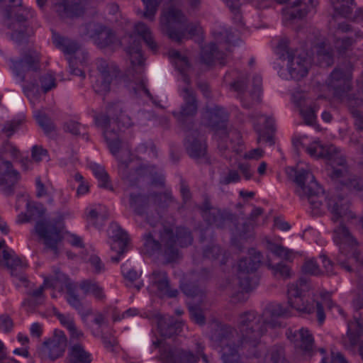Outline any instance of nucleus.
Here are the masks:
<instances>
[{"label": "nucleus", "instance_id": "obj_1", "mask_svg": "<svg viewBox=\"0 0 363 363\" xmlns=\"http://www.w3.org/2000/svg\"><path fill=\"white\" fill-rule=\"evenodd\" d=\"M286 310L279 303L272 305L259 315L256 311H250L241 313L238 320L240 339L238 344L234 340L235 330L229 325L217 324L211 338L220 347L221 359L223 363H241L239 348L247 350L256 348L261 342V337L267 332V325L272 328L280 326L277 321H268L267 318L284 316Z\"/></svg>", "mask_w": 363, "mask_h": 363}, {"label": "nucleus", "instance_id": "obj_2", "mask_svg": "<svg viewBox=\"0 0 363 363\" xmlns=\"http://www.w3.org/2000/svg\"><path fill=\"white\" fill-rule=\"evenodd\" d=\"M327 206L333 223L350 221L355 218L354 213L350 209L348 201L342 196H331L327 201ZM333 239L339 246L340 253L336 257V261L342 269L348 272L352 271L350 265V260L359 262L363 265V260L359 261V254L354 251L357 242L347 227L340 223L333 231Z\"/></svg>", "mask_w": 363, "mask_h": 363}, {"label": "nucleus", "instance_id": "obj_3", "mask_svg": "<svg viewBox=\"0 0 363 363\" xmlns=\"http://www.w3.org/2000/svg\"><path fill=\"white\" fill-rule=\"evenodd\" d=\"M9 68L13 76L22 86L23 93H29L38 87V79L44 92L56 86L55 78L50 74H45L40 78V55L36 50H28L20 59L9 60Z\"/></svg>", "mask_w": 363, "mask_h": 363}, {"label": "nucleus", "instance_id": "obj_4", "mask_svg": "<svg viewBox=\"0 0 363 363\" xmlns=\"http://www.w3.org/2000/svg\"><path fill=\"white\" fill-rule=\"evenodd\" d=\"M144 239L147 252L162 256L167 263L179 259L178 247H186L193 242L191 232L183 227H177L175 233L172 228L164 227L160 231L159 239H156L152 233L145 234Z\"/></svg>", "mask_w": 363, "mask_h": 363}, {"label": "nucleus", "instance_id": "obj_5", "mask_svg": "<svg viewBox=\"0 0 363 363\" xmlns=\"http://www.w3.org/2000/svg\"><path fill=\"white\" fill-rule=\"evenodd\" d=\"M108 114L100 113L95 116L96 125L103 130L104 140L112 155L119 160L120 168L125 172L128 168L127 161H123L118 155L121 147L118 131L115 130L114 123L121 128H129L133 125L131 118L124 113L122 105L119 103L109 105L107 109Z\"/></svg>", "mask_w": 363, "mask_h": 363}, {"label": "nucleus", "instance_id": "obj_6", "mask_svg": "<svg viewBox=\"0 0 363 363\" xmlns=\"http://www.w3.org/2000/svg\"><path fill=\"white\" fill-rule=\"evenodd\" d=\"M26 208L27 213L19 214L17 222L23 223L30 220H36L33 232L43 241L45 247L52 251L54 255L57 257L59 254L58 245L63 238L60 229L55 223L43 217L45 213V208L43 204L28 202Z\"/></svg>", "mask_w": 363, "mask_h": 363}, {"label": "nucleus", "instance_id": "obj_7", "mask_svg": "<svg viewBox=\"0 0 363 363\" xmlns=\"http://www.w3.org/2000/svg\"><path fill=\"white\" fill-rule=\"evenodd\" d=\"M160 26L162 32L177 43L186 39V33L192 36L197 30V26L187 24L186 18L182 11L174 6H169L163 11L160 17Z\"/></svg>", "mask_w": 363, "mask_h": 363}, {"label": "nucleus", "instance_id": "obj_8", "mask_svg": "<svg viewBox=\"0 0 363 363\" xmlns=\"http://www.w3.org/2000/svg\"><path fill=\"white\" fill-rule=\"evenodd\" d=\"M311 285L306 278H300L296 282L289 284L287 288V299L289 305L298 312L311 314L316 312L318 320L322 324L325 318L323 306L318 301L305 303L303 294L310 290Z\"/></svg>", "mask_w": 363, "mask_h": 363}, {"label": "nucleus", "instance_id": "obj_9", "mask_svg": "<svg viewBox=\"0 0 363 363\" xmlns=\"http://www.w3.org/2000/svg\"><path fill=\"white\" fill-rule=\"evenodd\" d=\"M294 182L298 186L296 193L301 199H306L308 201L314 214H318L324 191L314 175L308 169L298 168L296 171Z\"/></svg>", "mask_w": 363, "mask_h": 363}, {"label": "nucleus", "instance_id": "obj_10", "mask_svg": "<svg viewBox=\"0 0 363 363\" xmlns=\"http://www.w3.org/2000/svg\"><path fill=\"white\" fill-rule=\"evenodd\" d=\"M9 2L10 8L4 13L5 24L12 30L11 39L20 43L26 37L25 22L33 17L34 12L31 9L23 7L22 0H9Z\"/></svg>", "mask_w": 363, "mask_h": 363}, {"label": "nucleus", "instance_id": "obj_11", "mask_svg": "<svg viewBox=\"0 0 363 363\" xmlns=\"http://www.w3.org/2000/svg\"><path fill=\"white\" fill-rule=\"evenodd\" d=\"M248 255L249 257L240 259L237 274L240 287L246 292L252 290L258 285L259 277L255 272L262 260V253L254 248L249 250Z\"/></svg>", "mask_w": 363, "mask_h": 363}, {"label": "nucleus", "instance_id": "obj_12", "mask_svg": "<svg viewBox=\"0 0 363 363\" xmlns=\"http://www.w3.org/2000/svg\"><path fill=\"white\" fill-rule=\"evenodd\" d=\"M352 64L347 62L334 69L327 79L328 87L333 91L334 96L346 104L349 97L353 100L358 99L348 94L352 88Z\"/></svg>", "mask_w": 363, "mask_h": 363}, {"label": "nucleus", "instance_id": "obj_13", "mask_svg": "<svg viewBox=\"0 0 363 363\" xmlns=\"http://www.w3.org/2000/svg\"><path fill=\"white\" fill-rule=\"evenodd\" d=\"M277 49L281 57L287 60V69L291 79L299 80L307 75L310 62L306 56H301L297 50H290L285 40L279 43Z\"/></svg>", "mask_w": 363, "mask_h": 363}, {"label": "nucleus", "instance_id": "obj_14", "mask_svg": "<svg viewBox=\"0 0 363 363\" xmlns=\"http://www.w3.org/2000/svg\"><path fill=\"white\" fill-rule=\"evenodd\" d=\"M331 179L341 191L350 193L363 191V177L350 172L346 159L343 165H336L330 174Z\"/></svg>", "mask_w": 363, "mask_h": 363}, {"label": "nucleus", "instance_id": "obj_15", "mask_svg": "<svg viewBox=\"0 0 363 363\" xmlns=\"http://www.w3.org/2000/svg\"><path fill=\"white\" fill-rule=\"evenodd\" d=\"M205 118L206 124L217 132L220 138L218 147L220 149H227V147L222 145V142L225 138H229L230 135H235L239 137V133L235 130H229L227 129V123L228 121V113L223 107L214 106L213 107H207L206 109Z\"/></svg>", "mask_w": 363, "mask_h": 363}, {"label": "nucleus", "instance_id": "obj_16", "mask_svg": "<svg viewBox=\"0 0 363 363\" xmlns=\"http://www.w3.org/2000/svg\"><path fill=\"white\" fill-rule=\"evenodd\" d=\"M286 335L294 347L303 355L311 357L315 353V340L313 334L307 328H289Z\"/></svg>", "mask_w": 363, "mask_h": 363}, {"label": "nucleus", "instance_id": "obj_17", "mask_svg": "<svg viewBox=\"0 0 363 363\" xmlns=\"http://www.w3.org/2000/svg\"><path fill=\"white\" fill-rule=\"evenodd\" d=\"M221 35L225 40L218 39V43H210L201 48L200 52V59L202 63L207 66H212L216 62H218L221 65H225V54L220 49L224 48V44L230 45L232 40L230 35L227 30H225Z\"/></svg>", "mask_w": 363, "mask_h": 363}, {"label": "nucleus", "instance_id": "obj_18", "mask_svg": "<svg viewBox=\"0 0 363 363\" xmlns=\"http://www.w3.org/2000/svg\"><path fill=\"white\" fill-rule=\"evenodd\" d=\"M306 151L313 157L325 159L331 166L332 170L336 165L345 164L344 155L333 145L324 146L320 143L315 142L306 147Z\"/></svg>", "mask_w": 363, "mask_h": 363}, {"label": "nucleus", "instance_id": "obj_19", "mask_svg": "<svg viewBox=\"0 0 363 363\" xmlns=\"http://www.w3.org/2000/svg\"><path fill=\"white\" fill-rule=\"evenodd\" d=\"M183 103L178 111H173L174 117L179 123H184L187 120L194 118L198 111V101L192 89L184 87L179 90Z\"/></svg>", "mask_w": 363, "mask_h": 363}, {"label": "nucleus", "instance_id": "obj_20", "mask_svg": "<svg viewBox=\"0 0 363 363\" xmlns=\"http://www.w3.org/2000/svg\"><path fill=\"white\" fill-rule=\"evenodd\" d=\"M182 291L188 296L193 298L195 303L189 306L191 319L199 325H204L206 322L205 315L201 308L196 304V302L201 303L205 298V291L196 285L191 283H186L182 286Z\"/></svg>", "mask_w": 363, "mask_h": 363}, {"label": "nucleus", "instance_id": "obj_21", "mask_svg": "<svg viewBox=\"0 0 363 363\" xmlns=\"http://www.w3.org/2000/svg\"><path fill=\"white\" fill-rule=\"evenodd\" d=\"M162 199H164V201H171L173 198L170 192L152 194L148 196L140 194H130V206L135 214L143 216L147 214L150 201L152 200L158 206H160L159 200L161 201Z\"/></svg>", "mask_w": 363, "mask_h": 363}, {"label": "nucleus", "instance_id": "obj_22", "mask_svg": "<svg viewBox=\"0 0 363 363\" xmlns=\"http://www.w3.org/2000/svg\"><path fill=\"white\" fill-rule=\"evenodd\" d=\"M2 262L10 270L11 276L14 278L16 284H21L26 286L27 278L24 274V270L27 268V264L23 262L12 251L4 250L2 251Z\"/></svg>", "mask_w": 363, "mask_h": 363}, {"label": "nucleus", "instance_id": "obj_23", "mask_svg": "<svg viewBox=\"0 0 363 363\" xmlns=\"http://www.w3.org/2000/svg\"><path fill=\"white\" fill-rule=\"evenodd\" d=\"M108 235L112 240L111 249L118 253L116 257H112L111 261L118 262L121 256L126 252L128 237L127 233L117 223H111L107 230Z\"/></svg>", "mask_w": 363, "mask_h": 363}, {"label": "nucleus", "instance_id": "obj_24", "mask_svg": "<svg viewBox=\"0 0 363 363\" xmlns=\"http://www.w3.org/2000/svg\"><path fill=\"white\" fill-rule=\"evenodd\" d=\"M0 189L6 196L13 193V187L20 179L19 172L11 162L0 157Z\"/></svg>", "mask_w": 363, "mask_h": 363}, {"label": "nucleus", "instance_id": "obj_25", "mask_svg": "<svg viewBox=\"0 0 363 363\" xmlns=\"http://www.w3.org/2000/svg\"><path fill=\"white\" fill-rule=\"evenodd\" d=\"M86 35L93 40L99 48H104L114 44L117 38L115 33L106 26L99 23H89L86 26Z\"/></svg>", "mask_w": 363, "mask_h": 363}, {"label": "nucleus", "instance_id": "obj_26", "mask_svg": "<svg viewBox=\"0 0 363 363\" xmlns=\"http://www.w3.org/2000/svg\"><path fill=\"white\" fill-rule=\"evenodd\" d=\"M67 339L62 330H55L52 337L43 344V350L54 361L63 356L67 347Z\"/></svg>", "mask_w": 363, "mask_h": 363}, {"label": "nucleus", "instance_id": "obj_27", "mask_svg": "<svg viewBox=\"0 0 363 363\" xmlns=\"http://www.w3.org/2000/svg\"><path fill=\"white\" fill-rule=\"evenodd\" d=\"M97 69L99 72V79L96 85L100 88L99 91H108L111 83L119 74V69L113 62H107L104 60L97 61Z\"/></svg>", "mask_w": 363, "mask_h": 363}, {"label": "nucleus", "instance_id": "obj_28", "mask_svg": "<svg viewBox=\"0 0 363 363\" xmlns=\"http://www.w3.org/2000/svg\"><path fill=\"white\" fill-rule=\"evenodd\" d=\"M164 363H197L199 361L200 355L190 350L182 348H168L163 351L161 354Z\"/></svg>", "mask_w": 363, "mask_h": 363}, {"label": "nucleus", "instance_id": "obj_29", "mask_svg": "<svg viewBox=\"0 0 363 363\" xmlns=\"http://www.w3.org/2000/svg\"><path fill=\"white\" fill-rule=\"evenodd\" d=\"M252 123L258 134L257 140L270 141L269 133L274 130V120L272 116H267L257 113L252 117Z\"/></svg>", "mask_w": 363, "mask_h": 363}, {"label": "nucleus", "instance_id": "obj_30", "mask_svg": "<svg viewBox=\"0 0 363 363\" xmlns=\"http://www.w3.org/2000/svg\"><path fill=\"white\" fill-rule=\"evenodd\" d=\"M152 286H155L161 295L170 298L176 297L178 295V290L171 289L167 274L164 271L155 270L150 277Z\"/></svg>", "mask_w": 363, "mask_h": 363}, {"label": "nucleus", "instance_id": "obj_31", "mask_svg": "<svg viewBox=\"0 0 363 363\" xmlns=\"http://www.w3.org/2000/svg\"><path fill=\"white\" fill-rule=\"evenodd\" d=\"M66 301L69 305L75 309L83 320L92 314L91 308H85L77 291L74 284H69L67 286Z\"/></svg>", "mask_w": 363, "mask_h": 363}, {"label": "nucleus", "instance_id": "obj_32", "mask_svg": "<svg viewBox=\"0 0 363 363\" xmlns=\"http://www.w3.org/2000/svg\"><path fill=\"white\" fill-rule=\"evenodd\" d=\"M293 101L299 108V113L303 118L305 123L307 125H313L316 119V106L315 104H311L308 106H306V98L305 94L302 92L294 93L293 94Z\"/></svg>", "mask_w": 363, "mask_h": 363}, {"label": "nucleus", "instance_id": "obj_33", "mask_svg": "<svg viewBox=\"0 0 363 363\" xmlns=\"http://www.w3.org/2000/svg\"><path fill=\"white\" fill-rule=\"evenodd\" d=\"M67 363H91L92 354L80 342L71 343L67 352Z\"/></svg>", "mask_w": 363, "mask_h": 363}, {"label": "nucleus", "instance_id": "obj_34", "mask_svg": "<svg viewBox=\"0 0 363 363\" xmlns=\"http://www.w3.org/2000/svg\"><path fill=\"white\" fill-rule=\"evenodd\" d=\"M85 213L87 223L98 228L102 227L108 218L106 207L101 204H96L86 208Z\"/></svg>", "mask_w": 363, "mask_h": 363}, {"label": "nucleus", "instance_id": "obj_35", "mask_svg": "<svg viewBox=\"0 0 363 363\" xmlns=\"http://www.w3.org/2000/svg\"><path fill=\"white\" fill-rule=\"evenodd\" d=\"M198 133H190L186 135L185 147L188 155L194 159L203 157L206 152V145L204 141L198 138Z\"/></svg>", "mask_w": 363, "mask_h": 363}, {"label": "nucleus", "instance_id": "obj_36", "mask_svg": "<svg viewBox=\"0 0 363 363\" xmlns=\"http://www.w3.org/2000/svg\"><path fill=\"white\" fill-rule=\"evenodd\" d=\"M55 9L63 19L78 17L84 13V9L79 4H70L69 0H57L55 4Z\"/></svg>", "mask_w": 363, "mask_h": 363}, {"label": "nucleus", "instance_id": "obj_37", "mask_svg": "<svg viewBox=\"0 0 363 363\" xmlns=\"http://www.w3.org/2000/svg\"><path fill=\"white\" fill-rule=\"evenodd\" d=\"M262 213L263 209L262 208H254L250 215L248 220L236 225V235H238L240 239L244 240L252 237L255 220L262 215Z\"/></svg>", "mask_w": 363, "mask_h": 363}, {"label": "nucleus", "instance_id": "obj_38", "mask_svg": "<svg viewBox=\"0 0 363 363\" xmlns=\"http://www.w3.org/2000/svg\"><path fill=\"white\" fill-rule=\"evenodd\" d=\"M183 325L182 321L174 320L172 318H162L158 321V329L162 336L170 337L179 333Z\"/></svg>", "mask_w": 363, "mask_h": 363}, {"label": "nucleus", "instance_id": "obj_39", "mask_svg": "<svg viewBox=\"0 0 363 363\" xmlns=\"http://www.w3.org/2000/svg\"><path fill=\"white\" fill-rule=\"evenodd\" d=\"M235 215L227 210L217 209L213 211L209 218L205 220L209 225H214L218 228H223L226 225L233 223Z\"/></svg>", "mask_w": 363, "mask_h": 363}, {"label": "nucleus", "instance_id": "obj_40", "mask_svg": "<svg viewBox=\"0 0 363 363\" xmlns=\"http://www.w3.org/2000/svg\"><path fill=\"white\" fill-rule=\"evenodd\" d=\"M79 288L85 295L91 294L97 301H103L106 299L104 288L94 280L85 279L80 282Z\"/></svg>", "mask_w": 363, "mask_h": 363}, {"label": "nucleus", "instance_id": "obj_41", "mask_svg": "<svg viewBox=\"0 0 363 363\" xmlns=\"http://www.w3.org/2000/svg\"><path fill=\"white\" fill-rule=\"evenodd\" d=\"M363 104V99H357V100L351 99L350 97L347 99V106L349 107L353 118H354V126L357 135L363 133V114L355 107ZM362 138V135H361Z\"/></svg>", "mask_w": 363, "mask_h": 363}, {"label": "nucleus", "instance_id": "obj_42", "mask_svg": "<svg viewBox=\"0 0 363 363\" xmlns=\"http://www.w3.org/2000/svg\"><path fill=\"white\" fill-rule=\"evenodd\" d=\"M129 42L130 45L126 48V52L130 57L131 65L133 67L135 65L141 66L143 59L140 42L133 35L129 36Z\"/></svg>", "mask_w": 363, "mask_h": 363}, {"label": "nucleus", "instance_id": "obj_43", "mask_svg": "<svg viewBox=\"0 0 363 363\" xmlns=\"http://www.w3.org/2000/svg\"><path fill=\"white\" fill-rule=\"evenodd\" d=\"M69 284L73 283L67 276L62 273L60 270H55L53 276L44 279V285L54 289H59L60 290H63V289L67 290Z\"/></svg>", "mask_w": 363, "mask_h": 363}, {"label": "nucleus", "instance_id": "obj_44", "mask_svg": "<svg viewBox=\"0 0 363 363\" xmlns=\"http://www.w3.org/2000/svg\"><path fill=\"white\" fill-rule=\"evenodd\" d=\"M52 40L55 45L67 55H72L79 49V45L75 41L56 33H53Z\"/></svg>", "mask_w": 363, "mask_h": 363}, {"label": "nucleus", "instance_id": "obj_45", "mask_svg": "<svg viewBox=\"0 0 363 363\" xmlns=\"http://www.w3.org/2000/svg\"><path fill=\"white\" fill-rule=\"evenodd\" d=\"M134 31L143 38L147 46L152 51L157 50V45L155 41L150 29L144 23L139 22L135 25Z\"/></svg>", "mask_w": 363, "mask_h": 363}, {"label": "nucleus", "instance_id": "obj_46", "mask_svg": "<svg viewBox=\"0 0 363 363\" xmlns=\"http://www.w3.org/2000/svg\"><path fill=\"white\" fill-rule=\"evenodd\" d=\"M336 14L344 18H350L355 7L354 0H330Z\"/></svg>", "mask_w": 363, "mask_h": 363}, {"label": "nucleus", "instance_id": "obj_47", "mask_svg": "<svg viewBox=\"0 0 363 363\" xmlns=\"http://www.w3.org/2000/svg\"><path fill=\"white\" fill-rule=\"evenodd\" d=\"M93 174L98 179L99 186L101 188L113 190L110 183L109 177L104 167L94 164L91 167Z\"/></svg>", "mask_w": 363, "mask_h": 363}, {"label": "nucleus", "instance_id": "obj_48", "mask_svg": "<svg viewBox=\"0 0 363 363\" xmlns=\"http://www.w3.org/2000/svg\"><path fill=\"white\" fill-rule=\"evenodd\" d=\"M266 265L267 268L272 271L274 277H279L283 279H287L291 278L292 276L291 268L282 262L273 264L271 260L268 259L266 262Z\"/></svg>", "mask_w": 363, "mask_h": 363}, {"label": "nucleus", "instance_id": "obj_49", "mask_svg": "<svg viewBox=\"0 0 363 363\" xmlns=\"http://www.w3.org/2000/svg\"><path fill=\"white\" fill-rule=\"evenodd\" d=\"M121 272L123 277L127 281L126 286L128 287H134L137 291H139L143 286V283L142 281H139L134 284V281H137L140 277V272H137L134 269H128L124 265L121 267Z\"/></svg>", "mask_w": 363, "mask_h": 363}, {"label": "nucleus", "instance_id": "obj_50", "mask_svg": "<svg viewBox=\"0 0 363 363\" xmlns=\"http://www.w3.org/2000/svg\"><path fill=\"white\" fill-rule=\"evenodd\" d=\"M268 249L277 257L287 261H292L294 257V253L291 250L280 245L269 243Z\"/></svg>", "mask_w": 363, "mask_h": 363}, {"label": "nucleus", "instance_id": "obj_51", "mask_svg": "<svg viewBox=\"0 0 363 363\" xmlns=\"http://www.w3.org/2000/svg\"><path fill=\"white\" fill-rule=\"evenodd\" d=\"M301 271L305 274L316 277L323 275V270L313 258H306L304 259V262L301 267Z\"/></svg>", "mask_w": 363, "mask_h": 363}, {"label": "nucleus", "instance_id": "obj_52", "mask_svg": "<svg viewBox=\"0 0 363 363\" xmlns=\"http://www.w3.org/2000/svg\"><path fill=\"white\" fill-rule=\"evenodd\" d=\"M262 81V77L259 75H255L253 77V84L255 86V90L250 95L251 100L250 103L247 104L245 102L244 99H242V104L244 108H250L253 104L259 101L261 91Z\"/></svg>", "mask_w": 363, "mask_h": 363}, {"label": "nucleus", "instance_id": "obj_53", "mask_svg": "<svg viewBox=\"0 0 363 363\" xmlns=\"http://www.w3.org/2000/svg\"><path fill=\"white\" fill-rule=\"evenodd\" d=\"M170 58L175 60V67L179 72H184L189 67V63L187 57L182 56L181 53L175 50L169 52Z\"/></svg>", "mask_w": 363, "mask_h": 363}, {"label": "nucleus", "instance_id": "obj_54", "mask_svg": "<svg viewBox=\"0 0 363 363\" xmlns=\"http://www.w3.org/2000/svg\"><path fill=\"white\" fill-rule=\"evenodd\" d=\"M233 14V18L237 23H242V13L240 11V0H223Z\"/></svg>", "mask_w": 363, "mask_h": 363}, {"label": "nucleus", "instance_id": "obj_55", "mask_svg": "<svg viewBox=\"0 0 363 363\" xmlns=\"http://www.w3.org/2000/svg\"><path fill=\"white\" fill-rule=\"evenodd\" d=\"M145 5L144 17L153 21L162 0H142Z\"/></svg>", "mask_w": 363, "mask_h": 363}, {"label": "nucleus", "instance_id": "obj_56", "mask_svg": "<svg viewBox=\"0 0 363 363\" xmlns=\"http://www.w3.org/2000/svg\"><path fill=\"white\" fill-rule=\"evenodd\" d=\"M23 119H13L5 122L1 128V133L5 134L7 138L11 137L20 128L23 123Z\"/></svg>", "mask_w": 363, "mask_h": 363}, {"label": "nucleus", "instance_id": "obj_57", "mask_svg": "<svg viewBox=\"0 0 363 363\" xmlns=\"http://www.w3.org/2000/svg\"><path fill=\"white\" fill-rule=\"evenodd\" d=\"M35 119L38 125L43 129L46 134L55 130V125L51 119L44 113H38Z\"/></svg>", "mask_w": 363, "mask_h": 363}, {"label": "nucleus", "instance_id": "obj_58", "mask_svg": "<svg viewBox=\"0 0 363 363\" xmlns=\"http://www.w3.org/2000/svg\"><path fill=\"white\" fill-rule=\"evenodd\" d=\"M269 356L272 363H288L285 359L284 347L281 346L272 347L269 351Z\"/></svg>", "mask_w": 363, "mask_h": 363}, {"label": "nucleus", "instance_id": "obj_59", "mask_svg": "<svg viewBox=\"0 0 363 363\" xmlns=\"http://www.w3.org/2000/svg\"><path fill=\"white\" fill-rule=\"evenodd\" d=\"M88 262L89 263L94 274H99L106 271L104 263L102 262L101 258L96 255H91L88 259Z\"/></svg>", "mask_w": 363, "mask_h": 363}, {"label": "nucleus", "instance_id": "obj_60", "mask_svg": "<svg viewBox=\"0 0 363 363\" xmlns=\"http://www.w3.org/2000/svg\"><path fill=\"white\" fill-rule=\"evenodd\" d=\"M241 180V177L238 170L229 169L226 174L223 175L219 180L222 185H228L232 183H237Z\"/></svg>", "mask_w": 363, "mask_h": 363}, {"label": "nucleus", "instance_id": "obj_61", "mask_svg": "<svg viewBox=\"0 0 363 363\" xmlns=\"http://www.w3.org/2000/svg\"><path fill=\"white\" fill-rule=\"evenodd\" d=\"M292 8H294V9L289 13L292 18H303L308 12V9H306L305 6L302 7V0H296L293 3Z\"/></svg>", "mask_w": 363, "mask_h": 363}, {"label": "nucleus", "instance_id": "obj_62", "mask_svg": "<svg viewBox=\"0 0 363 363\" xmlns=\"http://www.w3.org/2000/svg\"><path fill=\"white\" fill-rule=\"evenodd\" d=\"M54 315L57 318L61 325L68 330L75 325L74 317L69 313L64 314L59 311H55Z\"/></svg>", "mask_w": 363, "mask_h": 363}, {"label": "nucleus", "instance_id": "obj_63", "mask_svg": "<svg viewBox=\"0 0 363 363\" xmlns=\"http://www.w3.org/2000/svg\"><path fill=\"white\" fill-rule=\"evenodd\" d=\"M63 128L65 132L70 133L74 135H78L81 134L82 130L84 129V127L79 123L70 120L64 123Z\"/></svg>", "mask_w": 363, "mask_h": 363}, {"label": "nucleus", "instance_id": "obj_64", "mask_svg": "<svg viewBox=\"0 0 363 363\" xmlns=\"http://www.w3.org/2000/svg\"><path fill=\"white\" fill-rule=\"evenodd\" d=\"M318 56L322 65L330 66L333 63V54L330 51L325 50L323 48H320L318 51Z\"/></svg>", "mask_w": 363, "mask_h": 363}]
</instances>
